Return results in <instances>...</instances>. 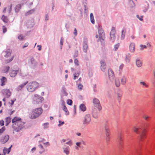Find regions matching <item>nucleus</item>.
I'll return each mask as SVG.
<instances>
[{
    "mask_svg": "<svg viewBox=\"0 0 155 155\" xmlns=\"http://www.w3.org/2000/svg\"><path fill=\"white\" fill-rule=\"evenodd\" d=\"M21 121V119L17 116L14 117L12 120V122L13 124V127L17 131H19L23 127L24 123Z\"/></svg>",
    "mask_w": 155,
    "mask_h": 155,
    "instance_id": "obj_1",
    "label": "nucleus"
},
{
    "mask_svg": "<svg viewBox=\"0 0 155 155\" xmlns=\"http://www.w3.org/2000/svg\"><path fill=\"white\" fill-rule=\"evenodd\" d=\"M43 110L41 107L35 108L29 114V118L32 119H35L39 117L42 113Z\"/></svg>",
    "mask_w": 155,
    "mask_h": 155,
    "instance_id": "obj_2",
    "label": "nucleus"
},
{
    "mask_svg": "<svg viewBox=\"0 0 155 155\" xmlns=\"http://www.w3.org/2000/svg\"><path fill=\"white\" fill-rule=\"evenodd\" d=\"M5 52V61L7 63L13 60L14 55L12 53V51L10 49H8Z\"/></svg>",
    "mask_w": 155,
    "mask_h": 155,
    "instance_id": "obj_3",
    "label": "nucleus"
},
{
    "mask_svg": "<svg viewBox=\"0 0 155 155\" xmlns=\"http://www.w3.org/2000/svg\"><path fill=\"white\" fill-rule=\"evenodd\" d=\"M39 86V84L36 82L30 83L28 85V90L29 91L32 92L35 91L36 88Z\"/></svg>",
    "mask_w": 155,
    "mask_h": 155,
    "instance_id": "obj_4",
    "label": "nucleus"
},
{
    "mask_svg": "<svg viewBox=\"0 0 155 155\" xmlns=\"http://www.w3.org/2000/svg\"><path fill=\"white\" fill-rule=\"evenodd\" d=\"M147 130L146 129H143L139 137L140 140L142 141L144 140L146 137Z\"/></svg>",
    "mask_w": 155,
    "mask_h": 155,
    "instance_id": "obj_5",
    "label": "nucleus"
},
{
    "mask_svg": "<svg viewBox=\"0 0 155 155\" xmlns=\"http://www.w3.org/2000/svg\"><path fill=\"white\" fill-rule=\"evenodd\" d=\"M93 103L97 105L96 106L98 107V109L99 110H100L101 109V107L100 106L99 101L98 99L96 98L94 99L93 100Z\"/></svg>",
    "mask_w": 155,
    "mask_h": 155,
    "instance_id": "obj_6",
    "label": "nucleus"
},
{
    "mask_svg": "<svg viewBox=\"0 0 155 155\" xmlns=\"http://www.w3.org/2000/svg\"><path fill=\"white\" fill-rule=\"evenodd\" d=\"M98 32L99 35L98 36L97 35H96V37L97 38H102L104 35V31L102 29H99L98 31Z\"/></svg>",
    "mask_w": 155,
    "mask_h": 155,
    "instance_id": "obj_7",
    "label": "nucleus"
},
{
    "mask_svg": "<svg viewBox=\"0 0 155 155\" xmlns=\"http://www.w3.org/2000/svg\"><path fill=\"white\" fill-rule=\"evenodd\" d=\"M115 29L114 28H113L110 33V35L111 38L114 39L115 38Z\"/></svg>",
    "mask_w": 155,
    "mask_h": 155,
    "instance_id": "obj_8",
    "label": "nucleus"
},
{
    "mask_svg": "<svg viewBox=\"0 0 155 155\" xmlns=\"http://www.w3.org/2000/svg\"><path fill=\"white\" fill-rule=\"evenodd\" d=\"M9 138V136L8 135H6L1 140V141L3 143H5L8 140Z\"/></svg>",
    "mask_w": 155,
    "mask_h": 155,
    "instance_id": "obj_9",
    "label": "nucleus"
},
{
    "mask_svg": "<svg viewBox=\"0 0 155 155\" xmlns=\"http://www.w3.org/2000/svg\"><path fill=\"white\" fill-rule=\"evenodd\" d=\"M1 81V86H3L5 85V83L7 81V78L4 77H2L0 79Z\"/></svg>",
    "mask_w": 155,
    "mask_h": 155,
    "instance_id": "obj_10",
    "label": "nucleus"
},
{
    "mask_svg": "<svg viewBox=\"0 0 155 155\" xmlns=\"http://www.w3.org/2000/svg\"><path fill=\"white\" fill-rule=\"evenodd\" d=\"M140 129V127L137 126H135L132 128L133 131L136 134H138Z\"/></svg>",
    "mask_w": 155,
    "mask_h": 155,
    "instance_id": "obj_11",
    "label": "nucleus"
},
{
    "mask_svg": "<svg viewBox=\"0 0 155 155\" xmlns=\"http://www.w3.org/2000/svg\"><path fill=\"white\" fill-rule=\"evenodd\" d=\"M91 119L89 115H86L84 118V123H88L90 121Z\"/></svg>",
    "mask_w": 155,
    "mask_h": 155,
    "instance_id": "obj_12",
    "label": "nucleus"
},
{
    "mask_svg": "<svg viewBox=\"0 0 155 155\" xmlns=\"http://www.w3.org/2000/svg\"><path fill=\"white\" fill-rule=\"evenodd\" d=\"M17 73L16 71L11 70L10 71V75L11 77H14L16 76L17 74Z\"/></svg>",
    "mask_w": 155,
    "mask_h": 155,
    "instance_id": "obj_13",
    "label": "nucleus"
},
{
    "mask_svg": "<svg viewBox=\"0 0 155 155\" xmlns=\"http://www.w3.org/2000/svg\"><path fill=\"white\" fill-rule=\"evenodd\" d=\"M109 77L110 78H113L114 77V74L113 71L111 69H109L108 71Z\"/></svg>",
    "mask_w": 155,
    "mask_h": 155,
    "instance_id": "obj_14",
    "label": "nucleus"
},
{
    "mask_svg": "<svg viewBox=\"0 0 155 155\" xmlns=\"http://www.w3.org/2000/svg\"><path fill=\"white\" fill-rule=\"evenodd\" d=\"M10 151V147L8 149L4 148L3 149V152L4 155H5L7 153H8Z\"/></svg>",
    "mask_w": 155,
    "mask_h": 155,
    "instance_id": "obj_15",
    "label": "nucleus"
},
{
    "mask_svg": "<svg viewBox=\"0 0 155 155\" xmlns=\"http://www.w3.org/2000/svg\"><path fill=\"white\" fill-rule=\"evenodd\" d=\"M80 108L81 110L83 111H85L86 109L85 106L83 104L80 105Z\"/></svg>",
    "mask_w": 155,
    "mask_h": 155,
    "instance_id": "obj_16",
    "label": "nucleus"
},
{
    "mask_svg": "<svg viewBox=\"0 0 155 155\" xmlns=\"http://www.w3.org/2000/svg\"><path fill=\"white\" fill-rule=\"evenodd\" d=\"M130 51L131 52H134V49H135V46L133 44H130Z\"/></svg>",
    "mask_w": 155,
    "mask_h": 155,
    "instance_id": "obj_17",
    "label": "nucleus"
},
{
    "mask_svg": "<svg viewBox=\"0 0 155 155\" xmlns=\"http://www.w3.org/2000/svg\"><path fill=\"white\" fill-rule=\"evenodd\" d=\"M38 151L40 153H41L44 152V149L43 146L42 145H40L39 146V148L38 149Z\"/></svg>",
    "mask_w": 155,
    "mask_h": 155,
    "instance_id": "obj_18",
    "label": "nucleus"
},
{
    "mask_svg": "<svg viewBox=\"0 0 155 155\" xmlns=\"http://www.w3.org/2000/svg\"><path fill=\"white\" fill-rule=\"evenodd\" d=\"M63 110L65 112V114L66 115H68L69 114V112L67 109V108L65 105H64L63 107Z\"/></svg>",
    "mask_w": 155,
    "mask_h": 155,
    "instance_id": "obj_19",
    "label": "nucleus"
},
{
    "mask_svg": "<svg viewBox=\"0 0 155 155\" xmlns=\"http://www.w3.org/2000/svg\"><path fill=\"white\" fill-rule=\"evenodd\" d=\"M2 19L3 21L5 22H7L8 21V20L7 17L3 15L2 17Z\"/></svg>",
    "mask_w": 155,
    "mask_h": 155,
    "instance_id": "obj_20",
    "label": "nucleus"
},
{
    "mask_svg": "<svg viewBox=\"0 0 155 155\" xmlns=\"http://www.w3.org/2000/svg\"><path fill=\"white\" fill-rule=\"evenodd\" d=\"M5 93H6V95L7 97H8L10 96L11 93L9 91V90H5Z\"/></svg>",
    "mask_w": 155,
    "mask_h": 155,
    "instance_id": "obj_21",
    "label": "nucleus"
},
{
    "mask_svg": "<svg viewBox=\"0 0 155 155\" xmlns=\"http://www.w3.org/2000/svg\"><path fill=\"white\" fill-rule=\"evenodd\" d=\"M136 64L138 67H140L142 65V63L140 60H137L136 61Z\"/></svg>",
    "mask_w": 155,
    "mask_h": 155,
    "instance_id": "obj_22",
    "label": "nucleus"
},
{
    "mask_svg": "<svg viewBox=\"0 0 155 155\" xmlns=\"http://www.w3.org/2000/svg\"><path fill=\"white\" fill-rule=\"evenodd\" d=\"M9 66H6L5 68H4L3 70L4 73H7L8 72L9 70Z\"/></svg>",
    "mask_w": 155,
    "mask_h": 155,
    "instance_id": "obj_23",
    "label": "nucleus"
},
{
    "mask_svg": "<svg viewBox=\"0 0 155 155\" xmlns=\"http://www.w3.org/2000/svg\"><path fill=\"white\" fill-rule=\"evenodd\" d=\"M6 125H7L11 122V119L9 117H7L6 119Z\"/></svg>",
    "mask_w": 155,
    "mask_h": 155,
    "instance_id": "obj_24",
    "label": "nucleus"
},
{
    "mask_svg": "<svg viewBox=\"0 0 155 155\" xmlns=\"http://www.w3.org/2000/svg\"><path fill=\"white\" fill-rule=\"evenodd\" d=\"M16 101V99H14V100H11L9 102V103L11 105V106H12L14 103V102Z\"/></svg>",
    "mask_w": 155,
    "mask_h": 155,
    "instance_id": "obj_25",
    "label": "nucleus"
},
{
    "mask_svg": "<svg viewBox=\"0 0 155 155\" xmlns=\"http://www.w3.org/2000/svg\"><path fill=\"white\" fill-rule=\"evenodd\" d=\"M126 31L124 30H123L122 31L121 38L123 39L125 36Z\"/></svg>",
    "mask_w": 155,
    "mask_h": 155,
    "instance_id": "obj_26",
    "label": "nucleus"
},
{
    "mask_svg": "<svg viewBox=\"0 0 155 155\" xmlns=\"http://www.w3.org/2000/svg\"><path fill=\"white\" fill-rule=\"evenodd\" d=\"M5 127H3L2 128L0 129V135H1L2 133L5 130Z\"/></svg>",
    "mask_w": 155,
    "mask_h": 155,
    "instance_id": "obj_27",
    "label": "nucleus"
},
{
    "mask_svg": "<svg viewBox=\"0 0 155 155\" xmlns=\"http://www.w3.org/2000/svg\"><path fill=\"white\" fill-rule=\"evenodd\" d=\"M67 103L69 105H71L72 104V101L71 100L68 99L67 101Z\"/></svg>",
    "mask_w": 155,
    "mask_h": 155,
    "instance_id": "obj_28",
    "label": "nucleus"
},
{
    "mask_svg": "<svg viewBox=\"0 0 155 155\" xmlns=\"http://www.w3.org/2000/svg\"><path fill=\"white\" fill-rule=\"evenodd\" d=\"M116 85L117 87L120 86V83L119 81L118 80H117L116 81Z\"/></svg>",
    "mask_w": 155,
    "mask_h": 155,
    "instance_id": "obj_29",
    "label": "nucleus"
},
{
    "mask_svg": "<svg viewBox=\"0 0 155 155\" xmlns=\"http://www.w3.org/2000/svg\"><path fill=\"white\" fill-rule=\"evenodd\" d=\"M24 37V36L22 35H20L18 36V38L20 40H22Z\"/></svg>",
    "mask_w": 155,
    "mask_h": 155,
    "instance_id": "obj_30",
    "label": "nucleus"
},
{
    "mask_svg": "<svg viewBox=\"0 0 155 155\" xmlns=\"http://www.w3.org/2000/svg\"><path fill=\"white\" fill-rule=\"evenodd\" d=\"M64 152L65 153L67 154H68L69 153V150L67 149H66L64 150Z\"/></svg>",
    "mask_w": 155,
    "mask_h": 155,
    "instance_id": "obj_31",
    "label": "nucleus"
},
{
    "mask_svg": "<svg viewBox=\"0 0 155 155\" xmlns=\"http://www.w3.org/2000/svg\"><path fill=\"white\" fill-rule=\"evenodd\" d=\"M2 29L3 30V33H5L7 31V29L6 27L5 26H3L2 27Z\"/></svg>",
    "mask_w": 155,
    "mask_h": 155,
    "instance_id": "obj_32",
    "label": "nucleus"
},
{
    "mask_svg": "<svg viewBox=\"0 0 155 155\" xmlns=\"http://www.w3.org/2000/svg\"><path fill=\"white\" fill-rule=\"evenodd\" d=\"M106 136H109L110 134V131L108 130H106Z\"/></svg>",
    "mask_w": 155,
    "mask_h": 155,
    "instance_id": "obj_33",
    "label": "nucleus"
},
{
    "mask_svg": "<svg viewBox=\"0 0 155 155\" xmlns=\"http://www.w3.org/2000/svg\"><path fill=\"white\" fill-rule=\"evenodd\" d=\"M74 63L77 65H79V62L77 59H75L74 60Z\"/></svg>",
    "mask_w": 155,
    "mask_h": 155,
    "instance_id": "obj_34",
    "label": "nucleus"
},
{
    "mask_svg": "<svg viewBox=\"0 0 155 155\" xmlns=\"http://www.w3.org/2000/svg\"><path fill=\"white\" fill-rule=\"evenodd\" d=\"M66 144L71 146L72 144V142L71 140L69 141L68 142L66 143Z\"/></svg>",
    "mask_w": 155,
    "mask_h": 155,
    "instance_id": "obj_35",
    "label": "nucleus"
},
{
    "mask_svg": "<svg viewBox=\"0 0 155 155\" xmlns=\"http://www.w3.org/2000/svg\"><path fill=\"white\" fill-rule=\"evenodd\" d=\"M59 124H58L59 126H61L64 124V121H59Z\"/></svg>",
    "mask_w": 155,
    "mask_h": 155,
    "instance_id": "obj_36",
    "label": "nucleus"
},
{
    "mask_svg": "<svg viewBox=\"0 0 155 155\" xmlns=\"http://www.w3.org/2000/svg\"><path fill=\"white\" fill-rule=\"evenodd\" d=\"M4 125V122L3 120L0 121V126H2Z\"/></svg>",
    "mask_w": 155,
    "mask_h": 155,
    "instance_id": "obj_37",
    "label": "nucleus"
},
{
    "mask_svg": "<svg viewBox=\"0 0 155 155\" xmlns=\"http://www.w3.org/2000/svg\"><path fill=\"white\" fill-rule=\"evenodd\" d=\"M140 47H141L140 49L141 50L143 49V48H146V47L145 45L143 46L142 45H140Z\"/></svg>",
    "mask_w": 155,
    "mask_h": 155,
    "instance_id": "obj_38",
    "label": "nucleus"
},
{
    "mask_svg": "<svg viewBox=\"0 0 155 155\" xmlns=\"http://www.w3.org/2000/svg\"><path fill=\"white\" fill-rule=\"evenodd\" d=\"M83 85H81V84H79L78 85V87L80 89V90H81L83 88Z\"/></svg>",
    "mask_w": 155,
    "mask_h": 155,
    "instance_id": "obj_39",
    "label": "nucleus"
},
{
    "mask_svg": "<svg viewBox=\"0 0 155 155\" xmlns=\"http://www.w3.org/2000/svg\"><path fill=\"white\" fill-rule=\"evenodd\" d=\"M149 118V117L147 115H145L143 116V118L145 120H147Z\"/></svg>",
    "mask_w": 155,
    "mask_h": 155,
    "instance_id": "obj_40",
    "label": "nucleus"
},
{
    "mask_svg": "<svg viewBox=\"0 0 155 155\" xmlns=\"http://www.w3.org/2000/svg\"><path fill=\"white\" fill-rule=\"evenodd\" d=\"M74 33L75 35H77V31L76 28L74 29Z\"/></svg>",
    "mask_w": 155,
    "mask_h": 155,
    "instance_id": "obj_41",
    "label": "nucleus"
},
{
    "mask_svg": "<svg viewBox=\"0 0 155 155\" xmlns=\"http://www.w3.org/2000/svg\"><path fill=\"white\" fill-rule=\"evenodd\" d=\"M122 84H124L126 80L125 79H123L122 80Z\"/></svg>",
    "mask_w": 155,
    "mask_h": 155,
    "instance_id": "obj_42",
    "label": "nucleus"
},
{
    "mask_svg": "<svg viewBox=\"0 0 155 155\" xmlns=\"http://www.w3.org/2000/svg\"><path fill=\"white\" fill-rule=\"evenodd\" d=\"M91 20L92 23L94 24V18H93L91 19Z\"/></svg>",
    "mask_w": 155,
    "mask_h": 155,
    "instance_id": "obj_43",
    "label": "nucleus"
},
{
    "mask_svg": "<svg viewBox=\"0 0 155 155\" xmlns=\"http://www.w3.org/2000/svg\"><path fill=\"white\" fill-rule=\"evenodd\" d=\"M90 16L91 19L93 18H94L93 15L92 13H91L90 14Z\"/></svg>",
    "mask_w": 155,
    "mask_h": 155,
    "instance_id": "obj_44",
    "label": "nucleus"
},
{
    "mask_svg": "<svg viewBox=\"0 0 155 155\" xmlns=\"http://www.w3.org/2000/svg\"><path fill=\"white\" fill-rule=\"evenodd\" d=\"M28 45V43H27L25 44V46H23V48H24L25 47H27Z\"/></svg>",
    "mask_w": 155,
    "mask_h": 155,
    "instance_id": "obj_45",
    "label": "nucleus"
},
{
    "mask_svg": "<svg viewBox=\"0 0 155 155\" xmlns=\"http://www.w3.org/2000/svg\"><path fill=\"white\" fill-rule=\"evenodd\" d=\"M81 143L80 142L77 143H76V145L78 146H80L81 145Z\"/></svg>",
    "mask_w": 155,
    "mask_h": 155,
    "instance_id": "obj_46",
    "label": "nucleus"
},
{
    "mask_svg": "<svg viewBox=\"0 0 155 155\" xmlns=\"http://www.w3.org/2000/svg\"><path fill=\"white\" fill-rule=\"evenodd\" d=\"M38 49L39 50H40L41 49V46L40 45H38Z\"/></svg>",
    "mask_w": 155,
    "mask_h": 155,
    "instance_id": "obj_47",
    "label": "nucleus"
},
{
    "mask_svg": "<svg viewBox=\"0 0 155 155\" xmlns=\"http://www.w3.org/2000/svg\"><path fill=\"white\" fill-rule=\"evenodd\" d=\"M76 74V75H74V79H76V77H78V75H79V74Z\"/></svg>",
    "mask_w": 155,
    "mask_h": 155,
    "instance_id": "obj_48",
    "label": "nucleus"
},
{
    "mask_svg": "<svg viewBox=\"0 0 155 155\" xmlns=\"http://www.w3.org/2000/svg\"><path fill=\"white\" fill-rule=\"evenodd\" d=\"M105 68V67L104 66H101V69L103 71V69H104Z\"/></svg>",
    "mask_w": 155,
    "mask_h": 155,
    "instance_id": "obj_49",
    "label": "nucleus"
},
{
    "mask_svg": "<svg viewBox=\"0 0 155 155\" xmlns=\"http://www.w3.org/2000/svg\"><path fill=\"white\" fill-rule=\"evenodd\" d=\"M141 83L143 84V85H145L146 87H147V85H146V84L143 82H141Z\"/></svg>",
    "mask_w": 155,
    "mask_h": 155,
    "instance_id": "obj_50",
    "label": "nucleus"
},
{
    "mask_svg": "<svg viewBox=\"0 0 155 155\" xmlns=\"http://www.w3.org/2000/svg\"><path fill=\"white\" fill-rule=\"evenodd\" d=\"M45 145H46L47 146H49L50 145L49 143L48 142H47L44 144Z\"/></svg>",
    "mask_w": 155,
    "mask_h": 155,
    "instance_id": "obj_51",
    "label": "nucleus"
},
{
    "mask_svg": "<svg viewBox=\"0 0 155 155\" xmlns=\"http://www.w3.org/2000/svg\"><path fill=\"white\" fill-rule=\"evenodd\" d=\"M123 65H121L120 66V68L121 69H122L123 68Z\"/></svg>",
    "mask_w": 155,
    "mask_h": 155,
    "instance_id": "obj_52",
    "label": "nucleus"
},
{
    "mask_svg": "<svg viewBox=\"0 0 155 155\" xmlns=\"http://www.w3.org/2000/svg\"><path fill=\"white\" fill-rule=\"evenodd\" d=\"M2 105V102L1 101H0V107Z\"/></svg>",
    "mask_w": 155,
    "mask_h": 155,
    "instance_id": "obj_53",
    "label": "nucleus"
},
{
    "mask_svg": "<svg viewBox=\"0 0 155 155\" xmlns=\"http://www.w3.org/2000/svg\"><path fill=\"white\" fill-rule=\"evenodd\" d=\"M35 148H33L32 149V150L33 151V150H35Z\"/></svg>",
    "mask_w": 155,
    "mask_h": 155,
    "instance_id": "obj_54",
    "label": "nucleus"
},
{
    "mask_svg": "<svg viewBox=\"0 0 155 155\" xmlns=\"http://www.w3.org/2000/svg\"><path fill=\"white\" fill-rule=\"evenodd\" d=\"M77 135L79 136L81 135V134L80 133H77Z\"/></svg>",
    "mask_w": 155,
    "mask_h": 155,
    "instance_id": "obj_55",
    "label": "nucleus"
},
{
    "mask_svg": "<svg viewBox=\"0 0 155 155\" xmlns=\"http://www.w3.org/2000/svg\"><path fill=\"white\" fill-rule=\"evenodd\" d=\"M62 141H63V142H65L66 141L65 140L63 139V140H62Z\"/></svg>",
    "mask_w": 155,
    "mask_h": 155,
    "instance_id": "obj_56",
    "label": "nucleus"
},
{
    "mask_svg": "<svg viewBox=\"0 0 155 155\" xmlns=\"http://www.w3.org/2000/svg\"><path fill=\"white\" fill-rule=\"evenodd\" d=\"M140 19L141 21H142L143 20V19L142 18H140Z\"/></svg>",
    "mask_w": 155,
    "mask_h": 155,
    "instance_id": "obj_57",
    "label": "nucleus"
},
{
    "mask_svg": "<svg viewBox=\"0 0 155 155\" xmlns=\"http://www.w3.org/2000/svg\"><path fill=\"white\" fill-rule=\"evenodd\" d=\"M5 100V98L3 99V100L4 101Z\"/></svg>",
    "mask_w": 155,
    "mask_h": 155,
    "instance_id": "obj_58",
    "label": "nucleus"
},
{
    "mask_svg": "<svg viewBox=\"0 0 155 155\" xmlns=\"http://www.w3.org/2000/svg\"><path fill=\"white\" fill-rule=\"evenodd\" d=\"M144 38H145V35H144Z\"/></svg>",
    "mask_w": 155,
    "mask_h": 155,
    "instance_id": "obj_59",
    "label": "nucleus"
},
{
    "mask_svg": "<svg viewBox=\"0 0 155 155\" xmlns=\"http://www.w3.org/2000/svg\"><path fill=\"white\" fill-rule=\"evenodd\" d=\"M1 3H0V6H1Z\"/></svg>",
    "mask_w": 155,
    "mask_h": 155,
    "instance_id": "obj_60",
    "label": "nucleus"
},
{
    "mask_svg": "<svg viewBox=\"0 0 155 155\" xmlns=\"http://www.w3.org/2000/svg\"><path fill=\"white\" fill-rule=\"evenodd\" d=\"M0 155H2L0 153Z\"/></svg>",
    "mask_w": 155,
    "mask_h": 155,
    "instance_id": "obj_61",
    "label": "nucleus"
},
{
    "mask_svg": "<svg viewBox=\"0 0 155 155\" xmlns=\"http://www.w3.org/2000/svg\"><path fill=\"white\" fill-rule=\"evenodd\" d=\"M154 75H155V73H154Z\"/></svg>",
    "mask_w": 155,
    "mask_h": 155,
    "instance_id": "obj_62",
    "label": "nucleus"
}]
</instances>
